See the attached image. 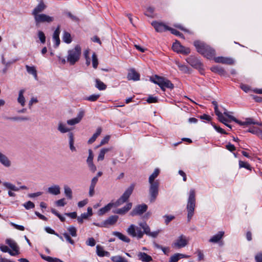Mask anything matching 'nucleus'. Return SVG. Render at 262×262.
Segmentation results:
<instances>
[{
	"mask_svg": "<svg viewBox=\"0 0 262 262\" xmlns=\"http://www.w3.org/2000/svg\"><path fill=\"white\" fill-rule=\"evenodd\" d=\"M135 186V184H132L129 187L126 189L123 194L116 201V202H111L105 206L104 207L100 208L98 211V215L99 216L103 215L105 213L109 211L113 207H118L124 203L126 202L130 195L132 194Z\"/></svg>",
	"mask_w": 262,
	"mask_h": 262,
	"instance_id": "1",
	"label": "nucleus"
},
{
	"mask_svg": "<svg viewBox=\"0 0 262 262\" xmlns=\"http://www.w3.org/2000/svg\"><path fill=\"white\" fill-rule=\"evenodd\" d=\"M159 173L160 170L158 168H156L154 172L149 177V183L150 184L149 193L150 203L154 202L158 195L159 182L158 180L155 181V179Z\"/></svg>",
	"mask_w": 262,
	"mask_h": 262,
	"instance_id": "2",
	"label": "nucleus"
},
{
	"mask_svg": "<svg viewBox=\"0 0 262 262\" xmlns=\"http://www.w3.org/2000/svg\"><path fill=\"white\" fill-rule=\"evenodd\" d=\"M195 191L193 189L189 191L186 209L187 211V219L189 222L193 216L195 207Z\"/></svg>",
	"mask_w": 262,
	"mask_h": 262,
	"instance_id": "3",
	"label": "nucleus"
},
{
	"mask_svg": "<svg viewBox=\"0 0 262 262\" xmlns=\"http://www.w3.org/2000/svg\"><path fill=\"white\" fill-rule=\"evenodd\" d=\"M68 53L67 61L70 65H74L80 59L81 54V48L80 45H77L74 48L69 50Z\"/></svg>",
	"mask_w": 262,
	"mask_h": 262,
	"instance_id": "4",
	"label": "nucleus"
},
{
	"mask_svg": "<svg viewBox=\"0 0 262 262\" xmlns=\"http://www.w3.org/2000/svg\"><path fill=\"white\" fill-rule=\"evenodd\" d=\"M127 232L131 236L133 237H137L138 239H141L144 235V232L141 230V229L133 224L129 226L127 229Z\"/></svg>",
	"mask_w": 262,
	"mask_h": 262,
	"instance_id": "5",
	"label": "nucleus"
},
{
	"mask_svg": "<svg viewBox=\"0 0 262 262\" xmlns=\"http://www.w3.org/2000/svg\"><path fill=\"white\" fill-rule=\"evenodd\" d=\"M35 22L36 26H38L41 23H51L53 22L54 18L46 14L41 13L34 17Z\"/></svg>",
	"mask_w": 262,
	"mask_h": 262,
	"instance_id": "6",
	"label": "nucleus"
},
{
	"mask_svg": "<svg viewBox=\"0 0 262 262\" xmlns=\"http://www.w3.org/2000/svg\"><path fill=\"white\" fill-rule=\"evenodd\" d=\"M186 61L191 66L198 69L200 73L203 74V65L198 58L191 56L186 59Z\"/></svg>",
	"mask_w": 262,
	"mask_h": 262,
	"instance_id": "7",
	"label": "nucleus"
},
{
	"mask_svg": "<svg viewBox=\"0 0 262 262\" xmlns=\"http://www.w3.org/2000/svg\"><path fill=\"white\" fill-rule=\"evenodd\" d=\"M139 226L141 228L143 229L144 234H146L148 236H151L154 238H156L158 235L159 233L160 232V230H158L157 231L150 232V229L147 224L145 222H141L139 223Z\"/></svg>",
	"mask_w": 262,
	"mask_h": 262,
	"instance_id": "8",
	"label": "nucleus"
},
{
	"mask_svg": "<svg viewBox=\"0 0 262 262\" xmlns=\"http://www.w3.org/2000/svg\"><path fill=\"white\" fill-rule=\"evenodd\" d=\"M148 208L147 205L142 204L141 205H137L130 212V214L132 216L140 215L145 212Z\"/></svg>",
	"mask_w": 262,
	"mask_h": 262,
	"instance_id": "9",
	"label": "nucleus"
},
{
	"mask_svg": "<svg viewBox=\"0 0 262 262\" xmlns=\"http://www.w3.org/2000/svg\"><path fill=\"white\" fill-rule=\"evenodd\" d=\"M151 25L154 27L156 31L158 32H163L166 31H169L170 27L166 25L162 22L154 21L151 23Z\"/></svg>",
	"mask_w": 262,
	"mask_h": 262,
	"instance_id": "10",
	"label": "nucleus"
},
{
	"mask_svg": "<svg viewBox=\"0 0 262 262\" xmlns=\"http://www.w3.org/2000/svg\"><path fill=\"white\" fill-rule=\"evenodd\" d=\"M188 243V241L184 235H180L174 243L172 244V247L181 248L185 247Z\"/></svg>",
	"mask_w": 262,
	"mask_h": 262,
	"instance_id": "11",
	"label": "nucleus"
},
{
	"mask_svg": "<svg viewBox=\"0 0 262 262\" xmlns=\"http://www.w3.org/2000/svg\"><path fill=\"white\" fill-rule=\"evenodd\" d=\"M5 243L13 250L14 255L12 256H16L20 253L19 251V248L14 241L10 238H7L6 239Z\"/></svg>",
	"mask_w": 262,
	"mask_h": 262,
	"instance_id": "12",
	"label": "nucleus"
},
{
	"mask_svg": "<svg viewBox=\"0 0 262 262\" xmlns=\"http://www.w3.org/2000/svg\"><path fill=\"white\" fill-rule=\"evenodd\" d=\"M193 45L195 47L197 52L202 55L205 52V50L206 49V48H207L208 46L207 44L200 40L194 41Z\"/></svg>",
	"mask_w": 262,
	"mask_h": 262,
	"instance_id": "13",
	"label": "nucleus"
},
{
	"mask_svg": "<svg viewBox=\"0 0 262 262\" xmlns=\"http://www.w3.org/2000/svg\"><path fill=\"white\" fill-rule=\"evenodd\" d=\"M46 8L47 6L45 4L43 1H41L37 6L33 9L32 14L34 17L35 16L39 15V13L43 12Z\"/></svg>",
	"mask_w": 262,
	"mask_h": 262,
	"instance_id": "14",
	"label": "nucleus"
},
{
	"mask_svg": "<svg viewBox=\"0 0 262 262\" xmlns=\"http://www.w3.org/2000/svg\"><path fill=\"white\" fill-rule=\"evenodd\" d=\"M214 60L216 63H222L228 65H232L234 62L232 58L222 56L214 57Z\"/></svg>",
	"mask_w": 262,
	"mask_h": 262,
	"instance_id": "15",
	"label": "nucleus"
},
{
	"mask_svg": "<svg viewBox=\"0 0 262 262\" xmlns=\"http://www.w3.org/2000/svg\"><path fill=\"white\" fill-rule=\"evenodd\" d=\"M84 115V112L83 111H80L77 117L68 120L67 121V124L70 125H74L78 123L81 120L82 118L83 117Z\"/></svg>",
	"mask_w": 262,
	"mask_h": 262,
	"instance_id": "16",
	"label": "nucleus"
},
{
	"mask_svg": "<svg viewBox=\"0 0 262 262\" xmlns=\"http://www.w3.org/2000/svg\"><path fill=\"white\" fill-rule=\"evenodd\" d=\"M140 75L134 69H130L127 74V79L129 80H132L137 81L140 80Z\"/></svg>",
	"mask_w": 262,
	"mask_h": 262,
	"instance_id": "17",
	"label": "nucleus"
},
{
	"mask_svg": "<svg viewBox=\"0 0 262 262\" xmlns=\"http://www.w3.org/2000/svg\"><path fill=\"white\" fill-rule=\"evenodd\" d=\"M210 70L212 72L217 73L222 76H227V73L225 69L219 66H215L211 67L210 68Z\"/></svg>",
	"mask_w": 262,
	"mask_h": 262,
	"instance_id": "18",
	"label": "nucleus"
},
{
	"mask_svg": "<svg viewBox=\"0 0 262 262\" xmlns=\"http://www.w3.org/2000/svg\"><path fill=\"white\" fill-rule=\"evenodd\" d=\"M132 203H128L127 204H126L125 206L121 208L117 209L116 210L114 211L113 212L114 213H117L119 214H124L127 212H128L132 208Z\"/></svg>",
	"mask_w": 262,
	"mask_h": 262,
	"instance_id": "19",
	"label": "nucleus"
},
{
	"mask_svg": "<svg viewBox=\"0 0 262 262\" xmlns=\"http://www.w3.org/2000/svg\"><path fill=\"white\" fill-rule=\"evenodd\" d=\"M230 120H232V121H234L235 122H236V123L239 124L240 125H242V126H248L250 124H252V123H253V119H252V118H247L246 119V121H244V122H242V121L237 119L234 117H230Z\"/></svg>",
	"mask_w": 262,
	"mask_h": 262,
	"instance_id": "20",
	"label": "nucleus"
},
{
	"mask_svg": "<svg viewBox=\"0 0 262 262\" xmlns=\"http://www.w3.org/2000/svg\"><path fill=\"white\" fill-rule=\"evenodd\" d=\"M205 50V52H204L203 55L208 59H211L213 58L215 54V50L208 45L207 48Z\"/></svg>",
	"mask_w": 262,
	"mask_h": 262,
	"instance_id": "21",
	"label": "nucleus"
},
{
	"mask_svg": "<svg viewBox=\"0 0 262 262\" xmlns=\"http://www.w3.org/2000/svg\"><path fill=\"white\" fill-rule=\"evenodd\" d=\"M60 26H58L56 30L54 31L53 38L55 41L54 47L57 48L60 44V40L59 38L60 34Z\"/></svg>",
	"mask_w": 262,
	"mask_h": 262,
	"instance_id": "22",
	"label": "nucleus"
},
{
	"mask_svg": "<svg viewBox=\"0 0 262 262\" xmlns=\"http://www.w3.org/2000/svg\"><path fill=\"white\" fill-rule=\"evenodd\" d=\"M160 88L163 91L165 90L166 88L171 90L174 88V85L169 80L165 78L162 82V85H160Z\"/></svg>",
	"mask_w": 262,
	"mask_h": 262,
	"instance_id": "23",
	"label": "nucleus"
},
{
	"mask_svg": "<svg viewBox=\"0 0 262 262\" xmlns=\"http://www.w3.org/2000/svg\"><path fill=\"white\" fill-rule=\"evenodd\" d=\"M118 215H112L110 216L107 219L104 221L105 227H107L108 225H114L116 223L118 220Z\"/></svg>",
	"mask_w": 262,
	"mask_h": 262,
	"instance_id": "24",
	"label": "nucleus"
},
{
	"mask_svg": "<svg viewBox=\"0 0 262 262\" xmlns=\"http://www.w3.org/2000/svg\"><path fill=\"white\" fill-rule=\"evenodd\" d=\"M189 256L181 253H176L172 255L169 260V262H177L183 258H188Z\"/></svg>",
	"mask_w": 262,
	"mask_h": 262,
	"instance_id": "25",
	"label": "nucleus"
},
{
	"mask_svg": "<svg viewBox=\"0 0 262 262\" xmlns=\"http://www.w3.org/2000/svg\"><path fill=\"white\" fill-rule=\"evenodd\" d=\"M138 257L139 259L144 262H149L152 260L151 256L144 252H139Z\"/></svg>",
	"mask_w": 262,
	"mask_h": 262,
	"instance_id": "26",
	"label": "nucleus"
},
{
	"mask_svg": "<svg viewBox=\"0 0 262 262\" xmlns=\"http://www.w3.org/2000/svg\"><path fill=\"white\" fill-rule=\"evenodd\" d=\"M98 181V178H97V177H94L91 181V185L90 186V188H89V195L90 196H93L94 194L95 187V186H96Z\"/></svg>",
	"mask_w": 262,
	"mask_h": 262,
	"instance_id": "27",
	"label": "nucleus"
},
{
	"mask_svg": "<svg viewBox=\"0 0 262 262\" xmlns=\"http://www.w3.org/2000/svg\"><path fill=\"white\" fill-rule=\"evenodd\" d=\"M96 252L97 254L100 257L109 256L110 255V252L104 251L103 247L100 245L96 246Z\"/></svg>",
	"mask_w": 262,
	"mask_h": 262,
	"instance_id": "28",
	"label": "nucleus"
},
{
	"mask_svg": "<svg viewBox=\"0 0 262 262\" xmlns=\"http://www.w3.org/2000/svg\"><path fill=\"white\" fill-rule=\"evenodd\" d=\"M0 163L6 167H9L11 165V162L8 157L0 152Z\"/></svg>",
	"mask_w": 262,
	"mask_h": 262,
	"instance_id": "29",
	"label": "nucleus"
},
{
	"mask_svg": "<svg viewBox=\"0 0 262 262\" xmlns=\"http://www.w3.org/2000/svg\"><path fill=\"white\" fill-rule=\"evenodd\" d=\"M48 192L52 194L58 195L60 193V187L56 185L50 187L48 189Z\"/></svg>",
	"mask_w": 262,
	"mask_h": 262,
	"instance_id": "30",
	"label": "nucleus"
},
{
	"mask_svg": "<svg viewBox=\"0 0 262 262\" xmlns=\"http://www.w3.org/2000/svg\"><path fill=\"white\" fill-rule=\"evenodd\" d=\"M224 234V231H220L216 234L213 235L210 239L211 243H216L220 241Z\"/></svg>",
	"mask_w": 262,
	"mask_h": 262,
	"instance_id": "31",
	"label": "nucleus"
},
{
	"mask_svg": "<svg viewBox=\"0 0 262 262\" xmlns=\"http://www.w3.org/2000/svg\"><path fill=\"white\" fill-rule=\"evenodd\" d=\"M113 234L114 235L116 236L120 239H121V241H122L125 243H128L130 242V240L128 237H127L126 236L124 235V234H123L122 233H121L119 232L114 231L113 232Z\"/></svg>",
	"mask_w": 262,
	"mask_h": 262,
	"instance_id": "32",
	"label": "nucleus"
},
{
	"mask_svg": "<svg viewBox=\"0 0 262 262\" xmlns=\"http://www.w3.org/2000/svg\"><path fill=\"white\" fill-rule=\"evenodd\" d=\"M165 77L159 76L157 75H155L154 77L151 78V81L154 83L158 84L160 87L162 85L163 80Z\"/></svg>",
	"mask_w": 262,
	"mask_h": 262,
	"instance_id": "33",
	"label": "nucleus"
},
{
	"mask_svg": "<svg viewBox=\"0 0 262 262\" xmlns=\"http://www.w3.org/2000/svg\"><path fill=\"white\" fill-rule=\"evenodd\" d=\"M68 136L69 138L70 148L72 151H76V148L74 146V134L72 132H70L68 134Z\"/></svg>",
	"mask_w": 262,
	"mask_h": 262,
	"instance_id": "34",
	"label": "nucleus"
},
{
	"mask_svg": "<svg viewBox=\"0 0 262 262\" xmlns=\"http://www.w3.org/2000/svg\"><path fill=\"white\" fill-rule=\"evenodd\" d=\"M27 71L28 73L32 74L35 79H37V71L34 67H30L28 65L26 66Z\"/></svg>",
	"mask_w": 262,
	"mask_h": 262,
	"instance_id": "35",
	"label": "nucleus"
},
{
	"mask_svg": "<svg viewBox=\"0 0 262 262\" xmlns=\"http://www.w3.org/2000/svg\"><path fill=\"white\" fill-rule=\"evenodd\" d=\"M95 86L100 91L104 90L106 89V85L99 79H95Z\"/></svg>",
	"mask_w": 262,
	"mask_h": 262,
	"instance_id": "36",
	"label": "nucleus"
},
{
	"mask_svg": "<svg viewBox=\"0 0 262 262\" xmlns=\"http://www.w3.org/2000/svg\"><path fill=\"white\" fill-rule=\"evenodd\" d=\"M111 150L109 148H102L97 158L98 161H102L104 159L105 154Z\"/></svg>",
	"mask_w": 262,
	"mask_h": 262,
	"instance_id": "37",
	"label": "nucleus"
},
{
	"mask_svg": "<svg viewBox=\"0 0 262 262\" xmlns=\"http://www.w3.org/2000/svg\"><path fill=\"white\" fill-rule=\"evenodd\" d=\"M24 92V90H20L17 99L18 102L21 104V106H24L25 104V99L23 95Z\"/></svg>",
	"mask_w": 262,
	"mask_h": 262,
	"instance_id": "38",
	"label": "nucleus"
},
{
	"mask_svg": "<svg viewBox=\"0 0 262 262\" xmlns=\"http://www.w3.org/2000/svg\"><path fill=\"white\" fill-rule=\"evenodd\" d=\"M57 129L61 133H66L69 132L70 130V128L66 127V125L61 122H59L58 123Z\"/></svg>",
	"mask_w": 262,
	"mask_h": 262,
	"instance_id": "39",
	"label": "nucleus"
},
{
	"mask_svg": "<svg viewBox=\"0 0 262 262\" xmlns=\"http://www.w3.org/2000/svg\"><path fill=\"white\" fill-rule=\"evenodd\" d=\"M111 259L113 262H128L126 259L120 255L112 256Z\"/></svg>",
	"mask_w": 262,
	"mask_h": 262,
	"instance_id": "40",
	"label": "nucleus"
},
{
	"mask_svg": "<svg viewBox=\"0 0 262 262\" xmlns=\"http://www.w3.org/2000/svg\"><path fill=\"white\" fill-rule=\"evenodd\" d=\"M64 190L66 196L68 199L71 200L73 198L71 189L67 185L64 186Z\"/></svg>",
	"mask_w": 262,
	"mask_h": 262,
	"instance_id": "41",
	"label": "nucleus"
},
{
	"mask_svg": "<svg viewBox=\"0 0 262 262\" xmlns=\"http://www.w3.org/2000/svg\"><path fill=\"white\" fill-rule=\"evenodd\" d=\"M63 40L67 43H71L72 40L70 33L64 31L63 35Z\"/></svg>",
	"mask_w": 262,
	"mask_h": 262,
	"instance_id": "42",
	"label": "nucleus"
},
{
	"mask_svg": "<svg viewBox=\"0 0 262 262\" xmlns=\"http://www.w3.org/2000/svg\"><path fill=\"white\" fill-rule=\"evenodd\" d=\"M3 185L7 188L11 190L15 191H17L19 190V188L18 187H16L14 185L9 182L3 183Z\"/></svg>",
	"mask_w": 262,
	"mask_h": 262,
	"instance_id": "43",
	"label": "nucleus"
},
{
	"mask_svg": "<svg viewBox=\"0 0 262 262\" xmlns=\"http://www.w3.org/2000/svg\"><path fill=\"white\" fill-rule=\"evenodd\" d=\"M182 45H181L179 41H176L172 45V49L174 52L179 53L180 50L182 49Z\"/></svg>",
	"mask_w": 262,
	"mask_h": 262,
	"instance_id": "44",
	"label": "nucleus"
},
{
	"mask_svg": "<svg viewBox=\"0 0 262 262\" xmlns=\"http://www.w3.org/2000/svg\"><path fill=\"white\" fill-rule=\"evenodd\" d=\"M210 124L212 125L214 128L219 133L222 134L227 135L228 133L223 128L220 126H217L214 122H211Z\"/></svg>",
	"mask_w": 262,
	"mask_h": 262,
	"instance_id": "45",
	"label": "nucleus"
},
{
	"mask_svg": "<svg viewBox=\"0 0 262 262\" xmlns=\"http://www.w3.org/2000/svg\"><path fill=\"white\" fill-rule=\"evenodd\" d=\"M7 119L12 121H27L29 120V118L27 117H7Z\"/></svg>",
	"mask_w": 262,
	"mask_h": 262,
	"instance_id": "46",
	"label": "nucleus"
},
{
	"mask_svg": "<svg viewBox=\"0 0 262 262\" xmlns=\"http://www.w3.org/2000/svg\"><path fill=\"white\" fill-rule=\"evenodd\" d=\"M99 97V94H93L89 97H86L84 99L91 102H94L97 101Z\"/></svg>",
	"mask_w": 262,
	"mask_h": 262,
	"instance_id": "47",
	"label": "nucleus"
},
{
	"mask_svg": "<svg viewBox=\"0 0 262 262\" xmlns=\"http://www.w3.org/2000/svg\"><path fill=\"white\" fill-rule=\"evenodd\" d=\"M0 250L3 252H8L9 254L12 256L13 252L11 251L7 246L4 245H0Z\"/></svg>",
	"mask_w": 262,
	"mask_h": 262,
	"instance_id": "48",
	"label": "nucleus"
},
{
	"mask_svg": "<svg viewBox=\"0 0 262 262\" xmlns=\"http://www.w3.org/2000/svg\"><path fill=\"white\" fill-rule=\"evenodd\" d=\"M68 231L69 232V234L71 235L73 237H76L77 236V229L74 226H70L68 228Z\"/></svg>",
	"mask_w": 262,
	"mask_h": 262,
	"instance_id": "49",
	"label": "nucleus"
},
{
	"mask_svg": "<svg viewBox=\"0 0 262 262\" xmlns=\"http://www.w3.org/2000/svg\"><path fill=\"white\" fill-rule=\"evenodd\" d=\"M239 166L240 168H245L248 170H251L250 165L247 162L239 161Z\"/></svg>",
	"mask_w": 262,
	"mask_h": 262,
	"instance_id": "50",
	"label": "nucleus"
},
{
	"mask_svg": "<svg viewBox=\"0 0 262 262\" xmlns=\"http://www.w3.org/2000/svg\"><path fill=\"white\" fill-rule=\"evenodd\" d=\"M92 64L94 69H96L98 65V60L95 53H94L92 55Z\"/></svg>",
	"mask_w": 262,
	"mask_h": 262,
	"instance_id": "51",
	"label": "nucleus"
},
{
	"mask_svg": "<svg viewBox=\"0 0 262 262\" xmlns=\"http://www.w3.org/2000/svg\"><path fill=\"white\" fill-rule=\"evenodd\" d=\"M89 49L85 50L83 52V55L86 60V64L89 66L91 63V59L89 57Z\"/></svg>",
	"mask_w": 262,
	"mask_h": 262,
	"instance_id": "52",
	"label": "nucleus"
},
{
	"mask_svg": "<svg viewBox=\"0 0 262 262\" xmlns=\"http://www.w3.org/2000/svg\"><path fill=\"white\" fill-rule=\"evenodd\" d=\"M45 230L47 232L50 234H54L58 236L61 240L63 241V237L59 235L57 233H56L54 230L49 227L45 228Z\"/></svg>",
	"mask_w": 262,
	"mask_h": 262,
	"instance_id": "53",
	"label": "nucleus"
},
{
	"mask_svg": "<svg viewBox=\"0 0 262 262\" xmlns=\"http://www.w3.org/2000/svg\"><path fill=\"white\" fill-rule=\"evenodd\" d=\"M38 37L42 43H45L46 42V36L45 33L42 31H38Z\"/></svg>",
	"mask_w": 262,
	"mask_h": 262,
	"instance_id": "54",
	"label": "nucleus"
},
{
	"mask_svg": "<svg viewBox=\"0 0 262 262\" xmlns=\"http://www.w3.org/2000/svg\"><path fill=\"white\" fill-rule=\"evenodd\" d=\"M169 31H170L171 33L173 35H175L179 36L181 38H184V35L180 32L177 30L176 29H173L170 27Z\"/></svg>",
	"mask_w": 262,
	"mask_h": 262,
	"instance_id": "55",
	"label": "nucleus"
},
{
	"mask_svg": "<svg viewBox=\"0 0 262 262\" xmlns=\"http://www.w3.org/2000/svg\"><path fill=\"white\" fill-rule=\"evenodd\" d=\"M146 101L148 103H154L158 102V98L157 97H154L151 95H149L146 99Z\"/></svg>",
	"mask_w": 262,
	"mask_h": 262,
	"instance_id": "56",
	"label": "nucleus"
},
{
	"mask_svg": "<svg viewBox=\"0 0 262 262\" xmlns=\"http://www.w3.org/2000/svg\"><path fill=\"white\" fill-rule=\"evenodd\" d=\"M24 207L27 210L34 208L35 207L34 204L30 201H28L23 204Z\"/></svg>",
	"mask_w": 262,
	"mask_h": 262,
	"instance_id": "57",
	"label": "nucleus"
},
{
	"mask_svg": "<svg viewBox=\"0 0 262 262\" xmlns=\"http://www.w3.org/2000/svg\"><path fill=\"white\" fill-rule=\"evenodd\" d=\"M260 129L258 127H253L250 128L249 129L247 130V132L251 133L253 134L256 135L258 136L259 133Z\"/></svg>",
	"mask_w": 262,
	"mask_h": 262,
	"instance_id": "58",
	"label": "nucleus"
},
{
	"mask_svg": "<svg viewBox=\"0 0 262 262\" xmlns=\"http://www.w3.org/2000/svg\"><path fill=\"white\" fill-rule=\"evenodd\" d=\"M163 217L165 218V223L166 225H168L175 218L174 216L172 215H165Z\"/></svg>",
	"mask_w": 262,
	"mask_h": 262,
	"instance_id": "59",
	"label": "nucleus"
},
{
	"mask_svg": "<svg viewBox=\"0 0 262 262\" xmlns=\"http://www.w3.org/2000/svg\"><path fill=\"white\" fill-rule=\"evenodd\" d=\"M94 155L92 149H89V156L86 160L87 163H90L93 162Z\"/></svg>",
	"mask_w": 262,
	"mask_h": 262,
	"instance_id": "60",
	"label": "nucleus"
},
{
	"mask_svg": "<svg viewBox=\"0 0 262 262\" xmlns=\"http://www.w3.org/2000/svg\"><path fill=\"white\" fill-rule=\"evenodd\" d=\"M63 236L66 238V240L71 244L74 245L75 244L74 241L72 239L69 234L66 232L63 233Z\"/></svg>",
	"mask_w": 262,
	"mask_h": 262,
	"instance_id": "61",
	"label": "nucleus"
},
{
	"mask_svg": "<svg viewBox=\"0 0 262 262\" xmlns=\"http://www.w3.org/2000/svg\"><path fill=\"white\" fill-rule=\"evenodd\" d=\"M179 53L184 55H188L190 53V50L188 48H186L184 46H182V49L180 50Z\"/></svg>",
	"mask_w": 262,
	"mask_h": 262,
	"instance_id": "62",
	"label": "nucleus"
},
{
	"mask_svg": "<svg viewBox=\"0 0 262 262\" xmlns=\"http://www.w3.org/2000/svg\"><path fill=\"white\" fill-rule=\"evenodd\" d=\"M86 244L90 246H94L96 244V242L93 237L89 238L86 241Z\"/></svg>",
	"mask_w": 262,
	"mask_h": 262,
	"instance_id": "63",
	"label": "nucleus"
},
{
	"mask_svg": "<svg viewBox=\"0 0 262 262\" xmlns=\"http://www.w3.org/2000/svg\"><path fill=\"white\" fill-rule=\"evenodd\" d=\"M256 262H262V253H257L255 256Z\"/></svg>",
	"mask_w": 262,
	"mask_h": 262,
	"instance_id": "64",
	"label": "nucleus"
}]
</instances>
